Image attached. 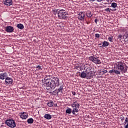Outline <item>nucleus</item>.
<instances>
[{"label":"nucleus","instance_id":"nucleus-1","mask_svg":"<svg viewBox=\"0 0 128 128\" xmlns=\"http://www.w3.org/2000/svg\"><path fill=\"white\" fill-rule=\"evenodd\" d=\"M115 66H116V70L118 72H121L122 74H126L128 72V66L124 62H118L116 63Z\"/></svg>","mask_w":128,"mask_h":128},{"label":"nucleus","instance_id":"nucleus-2","mask_svg":"<svg viewBox=\"0 0 128 128\" xmlns=\"http://www.w3.org/2000/svg\"><path fill=\"white\" fill-rule=\"evenodd\" d=\"M44 86L48 90H54V88H56V82L54 81H52V79L44 82Z\"/></svg>","mask_w":128,"mask_h":128},{"label":"nucleus","instance_id":"nucleus-3","mask_svg":"<svg viewBox=\"0 0 128 128\" xmlns=\"http://www.w3.org/2000/svg\"><path fill=\"white\" fill-rule=\"evenodd\" d=\"M71 106L73 108L72 110V114L76 116V112H78V109L80 108V104L78 103V101L73 100V103L71 104Z\"/></svg>","mask_w":128,"mask_h":128},{"label":"nucleus","instance_id":"nucleus-4","mask_svg":"<svg viewBox=\"0 0 128 128\" xmlns=\"http://www.w3.org/2000/svg\"><path fill=\"white\" fill-rule=\"evenodd\" d=\"M58 14V18H62V20H67L68 19V12L66 11V10L64 9H62L59 11L57 12Z\"/></svg>","mask_w":128,"mask_h":128},{"label":"nucleus","instance_id":"nucleus-5","mask_svg":"<svg viewBox=\"0 0 128 128\" xmlns=\"http://www.w3.org/2000/svg\"><path fill=\"white\" fill-rule=\"evenodd\" d=\"M5 124H7L8 126H9V128H16V122H14V120H7L5 122Z\"/></svg>","mask_w":128,"mask_h":128},{"label":"nucleus","instance_id":"nucleus-6","mask_svg":"<svg viewBox=\"0 0 128 128\" xmlns=\"http://www.w3.org/2000/svg\"><path fill=\"white\" fill-rule=\"evenodd\" d=\"M89 60L94 62V64H102V62L98 59V57L96 58L94 55L89 57Z\"/></svg>","mask_w":128,"mask_h":128},{"label":"nucleus","instance_id":"nucleus-7","mask_svg":"<svg viewBox=\"0 0 128 128\" xmlns=\"http://www.w3.org/2000/svg\"><path fill=\"white\" fill-rule=\"evenodd\" d=\"M92 69L90 68H87L86 71V78H88L89 80H90L94 76V74H92Z\"/></svg>","mask_w":128,"mask_h":128},{"label":"nucleus","instance_id":"nucleus-8","mask_svg":"<svg viewBox=\"0 0 128 128\" xmlns=\"http://www.w3.org/2000/svg\"><path fill=\"white\" fill-rule=\"evenodd\" d=\"M14 80L10 77L7 76L6 79L5 80L6 84H12Z\"/></svg>","mask_w":128,"mask_h":128},{"label":"nucleus","instance_id":"nucleus-9","mask_svg":"<svg viewBox=\"0 0 128 128\" xmlns=\"http://www.w3.org/2000/svg\"><path fill=\"white\" fill-rule=\"evenodd\" d=\"M86 16V14L84 12H81L78 14V19L80 20H82L84 18V16Z\"/></svg>","mask_w":128,"mask_h":128},{"label":"nucleus","instance_id":"nucleus-10","mask_svg":"<svg viewBox=\"0 0 128 128\" xmlns=\"http://www.w3.org/2000/svg\"><path fill=\"white\" fill-rule=\"evenodd\" d=\"M5 30L7 32H12L14 30V28L12 26H7L6 27Z\"/></svg>","mask_w":128,"mask_h":128},{"label":"nucleus","instance_id":"nucleus-11","mask_svg":"<svg viewBox=\"0 0 128 128\" xmlns=\"http://www.w3.org/2000/svg\"><path fill=\"white\" fill-rule=\"evenodd\" d=\"M3 4L5 6H12V0H3Z\"/></svg>","mask_w":128,"mask_h":128},{"label":"nucleus","instance_id":"nucleus-12","mask_svg":"<svg viewBox=\"0 0 128 128\" xmlns=\"http://www.w3.org/2000/svg\"><path fill=\"white\" fill-rule=\"evenodd\" d=\"M52 81L55 82L56 86H60V78L58 77H54Z\"/></svg>","mask_w":128,"mask_h":128},{"label":"nucleus","instance_id":"nucleus-13","mask_svg":"<svg viewBox=\"0 0 128 128\" xmlns=\"http://www.w3.org/2000/svg\"><path fill=\"white\" fill-rule=\"evenodd\" d=\"M7 77L8 73H6V72L0 74V80H6Z\"/></svg>","mask_w":128,"mask_h":128},{"label":"nucleus","instance_id":"nucleus-14","mask_svg":"<svg viewBox=\"0 0 128 128\" xmlns=\"http://www.w3.org/2000/svg\"><path fill=\"white\" fill-rule=\"evenodd\" d=\"M28 114L24 112L20 114V116L22 120H26V118H28Z\"/></svg>","mask_w":128,"mask_h":128},{"label":"nucleus","instance_id":"nucleus-15","mask_svg":"<svg viewBox=\"0 0 128 128\" xmlns=\"http://www.w3.org/2000/svg\"><path fill=\"white\" fill-rule=\"evenodd\" d=\"M109 72L110 74H114H114H120V71L118 70L117 69H116V70H114V69H113L112 70H110L109 71Z\"/></svg>","mask_w":128,"mask_h":128},{"label":"nucleus","instance_id":"nucleus-16","mask_svg":"<svg viewBox=\"0 0 128 128\" xmlns=\"http://www.w3.org/2000/svg\"><path fill=\"white\" fill-rule=\"evenodd\" d=\"M86 16L88 18H90L94 16V14L92 12V11L88 10L86 12Z\"/></svg>","mask_w":128,"mask_h":128},{"label":"nucleus","instance_id":"nucleus-17","mask_svg":"<svg viewBox=\"0 0 128 128\" xmlns=\"http://www.w3.org/2000/svg\"><path fill=\"white\" fill-rule=\"evenodd\" d=\"M110 46V42L106 41H104L102 43V46H100V48H104L106 46Z\"/></svg>","mask_w":128,"mask_h":128},{"label":"nucleus","instance_id":"nucleus-18","mask_svg":"<svg viewBox=\"0 0 128 128\" xmlns=\"http://www.w3.org/2000/svg\"><path fill=\"white\" fill-rule=\"evenodd\" d=\"M44 118L46 120H51L52 118V115L50 114H45L44 116Z\"/></svg>","mask_w":128,"mask_h":128},{"label":"nucleus","instance_id":"nucleus-19","mask_svg":"<svg viewBox=\"0 0 128 128\" xmlns=\"http://www.w3.org/2000/svg\"><path fill=\"white\" fill-rule=\"evenodd\" d=\"M124 39V40H126V42H128V32H126L124 36H123Z\"/></svg>","mask_w":128,"mask_h":128},{"label":"nucleus","instance_id":"nucleus-20","mask_svg":"<svg viewBox=\"0 0 128 128\" xmlns=\"http://www.w3.org/2000/svg\"><path fill=\"white\" fill-rule=\"evenodd\" d=\"M80 76L82 78H86V73L84 72H82Z\"/></svg>","mask_w":128,"mask_h":128},{"label":"nucleus","instance_id":"nucleus-21","mask_svg":"<svg viewBox=\"0 0 128 128\" xmlns=\"http://www.w3.org/2000/svg\"><path fill=\"white\" fill-rule=\"evenodd\" d=\"M47 105L50 108H52V106H54V102L50 100L48 102V104H47Z\"/></svg>","mask_w":128,"mask_h":128},{"label":"nucleus","instance_id":"nucleus-22","mask_svg":"<svg viewBox=\"0 0 128 128\" xmlns=\"http://www.w3.org/2000/svg\"><path fill=\"white\" fill-rule=\"evenodd\" d=\"M72 112V109L69 108H67V109L66 110V114H70Z\"/></svg>","mask_w":128,"mask_h":128},{"label":"nucleus","instance_id":"nucleus-23","mask_svg":"<svg viewBox=\"0 0 128 128\" xmlns=\"http://www.w3.org/2000/svg\"><path fill=\"white\" fill-rule=\"evenodd\" d=\"M62 86H63L62 85H61L59 88L56 89L57 90V92H62V90H63Z\"/></svg>","mask_w":128,"mask_h":128},{"label":"nucleus","instance_id":"nucleus-24","mask_svg":"<svg viewBox=\"0 0 128 128\" xmlns=\"http://www.w3.org/2000/svg\"><path fill=\"white\" fill-rule=\"evenodd\" d=\"M17 28H18L20 30H22L24 28V24H17Z\"/></svg>","mask_w":128,"mask_h":128},{"label":"nucleus","instance_id":"nucleus-25","mask_svg":"<svg viewBox=\"0 0 128 128\" xmlns=\"http://www.w3.org/2000/svg\"><path fill=\"white\" fill-rule=\"evenodd\" d=\"M36 68L37 70H42V66L38 65V66H36Z\"/></svg>","mask_w":128,"mask_h":128},{"label":"nucleus","instance_id":"nucleus-26","mask_svg":"<svg viewBox=\"0 0 128 128\" xmlns=\"http://www.w3.org/2000/svg\"><path fill=\"white\" fill-rule=\"evenodd\" d=\"M111 6L112 8H116L118 6V4H116V2H112V4Z\"/></svg>","mask_w":128,"mask_h":128},{"label":"nucleus","instance_id":"nucleus-27","mask_svg":"<svg viewBox=\"0 0 128 128\" xmlns=\"http://www.w3.org/2000/svg\"><path fill=\"white\" fill-rule=\"evenodd\" d=\"M50 78V76H46V77L44 78V82H47V80H52V78Z\"/></svg>","mask_w":128,"mask_h":128},{"label":"nucleus","instance_id":"nucleus-28","mask_svg":"<svg viewBox=\"0 0 128 128\" xmlns=\"http://www.w3.org/2000/svg\"><path fill=\"white\" fill-rule=\"evenodd\" d=\"M122 38H123L122 35L119 34L118 36V40H120V42H122Z\"/></svg>","mask_w":128,"mask_h":128},{"label":"nucleus","instance_id":"nucleus-29","mask_svg":"<svg viewBox=\"0 0 128 128\" xmlns=\"http://www.w3.org/2000/svg\"><path fill=\"white\" fill-rule=\"evenodd\" d=\"M53 94L54 96H58V90H56L53 92Z\"/></svg>","mask_w":128,"mask_h":128},{"label":"nucleus","instance_id":"nucleus-30","mask_svg":"<svg viewBox=\"0 0 128 128\" xmlns=\"http://www.w3.org/2000/svg\"><path fill=\"white\" fill-rule=\"evenodd\" d=\"M108 40L109 42H112V40H114V36H112L108 37Z\"/></svg>","mask_w":128,"mask_h":128},{"label":"nucleus","instance_id":"nucleus-31","mask_svg":"<svg viewBox=\"0 0 128 128\" xmlns=\"http://www.w3.org/2000/svg\"><path fill=\"white\" fill-rule=\"evenodd\" d=\"M27 122L28 124H32V118H30L28 120Z\"/></svg>","mask_w":128,"mask_h":128},{"label":"nucleus","instance_id":"nucleus-32","mask_svg":"<svg viewBox=\"0 0 128 128\" xmlns=\"http://www.w3.org/2000/svg\"><path fill=\"white\" fill-rule=\"evenodd\" d=\"M126 124H128V118H126L125 122H124V126H126Z\"/></svg>","mask_w":128,"mask_h":128},{"label":"nucleus","instance_id":"nucleus-33","mask_svg":"<svg viewBox=\"0 0 128 128\" xmlns=\"http://www.w3.org/2000/svg\"><path fill=\"white\" fill-rule=\"evenodd\" d=\"M90 2H96H96H102V0H89Z\"/></svg>","mask_w":128,"mask_h":128},{"label":"nucleus","instance_id":"nucleus-34","mask_svg":"<svg viewBox=\"0 0 128 128\" xmlns=\"http://www.w3.org/2000/svg\"><path fill=\"white\" fill-rule=\"evenodd\" d=\"M100 34H95V38H100Z\"/></svg>","mask_w":128,"mask_h":128},{"label":"nucleus","instance_id":"nucleus-35","mask_svg":"<svg viewBox=\"0 0 128 128\" xmlns=\"http://www.w3.org/2000/svg\"><path fill=\"white\" fill-rule=\"evenodd\" d=\"M75 68H76V70H78V68H80V65L78 64L76 65Z\"/></svg>","mask_w":128,"mask_h":128},{"label":"nucleus","instance_id":"nucleus-36","mask_svg":"<svg viewBox=\"0 0 128 128\" xmlns=\"http://www.w3.org/2000/svg\"><path fill=\"white\" fill-rule=\"evenodd\" d=\"M37 92L36 90H34V92H33V94H34V96H36V94H37Z\"/></svg>","mask_w":128,"mask_h":128},{"label":"nucleus","instance_id":"nucleus-37","mask_svg":"<svg viewBox=\"0 0 128 128\" xmlns=\"http://www.w3.org/2000/svg\"><path fill=\"white\" fill-rule=\"evenodd\" d=\"M105 12H110V8H107L106 9H105Z\"/></svg>","mask_w":128,"mask_h":128},{"label":"nucleus","instance_id":"nucleus-38","mask_svg":"<svg viewBox=\"0 0 128 128\" xmlns=\"http://www.w3.org/2000/svg\"><path fill=\"white\" fill-rule=\"evenodd\" d=\"M121 30L124 32H126V28H123L122 29H121Z\"/></svg>","mask_w":128,"mask_h":128},{"label":"nucleus","instance_id":"nucleus-39","mask_svg":"<svg viewBox=\"0 0 128 128\" xmlns=\"http://www.w3.org/2000/svg\"><path fill=\"white\" fill-rule=\"evenodd\" d=\"M33 42H38V38L34 39Z\"/></svg>","mask_w":128,"mask_h":128},{"label":"nucleus","instance_id":"nucleus-40","mask_svg":"<svg viewBox=\"0 0 128 128\" xmlns=\"http://www.w3.org/2000/svg\"><path fill=\"white\" fill-rule=\"evenodd\" d=\"M103 72V74H106V72H108V70H104L103 72Z\"/></svg>","mask_w":128,"mask_h":128},{"label":"nucleus","instance_id":"nucleus-41","mask_svg":"<svg viewBox=\"0 0 128 128\" xmlns=\"http://www.w3.org/2000/svg\"><path fill=\"white\" fill-rule=\"evenodd\" d=\"M98 20L96 18L95 19V22H96V24H98Z\"/></svg>","mask_w":128,"mask_h":128},{"label":"nucleus","instance_id":"nucleus-42","mask_svg":"<svg viewBox=\"0 0 128 128\" xmlns=\"http://www.w3.org/2000/svg\"><path fill=\"white\" fill-rule=\"evenodd\" d=\"M72 94L73 96H76V92H72Z\"/></svg>","mask_w":128,"mask_h":128},{"label":"nucleus","instance_id":"nucleus-43","mask_svg":"<svg viewBox=\"0 0 128 128\" xmlns=\"http://www.w3.org/2000/svg\"><path fill=\"white\" fill-rule=\"evenodd\" d=\"M86 24H90V22H88V21H86Z\"/></svg>","mask_w":128,"mask_h":128},{"label":"nucleus","instance_id":"nucleus-44","mask_svg":"<svg viewBox=\"0 0 128 128\" xmlns=\"http://www.w3.org/2000/svg\"><path fill=\"white\" fill-rule=\"evenodd\" d=\"M122 122V120H124V117H123L122 119H121Z\"/></svg>","mask_w":128,"mask_h":128},{"label":"nucleus","instance_id":"nucleus-45","mask_svg":"<svg viewBox=\"0 0 128 128\" xmlns=\"http://www.w3.org/2000/svg\"><path fill=\"white\" fill-rule=\"evenodd\" d=\"M98 46H102V44H98Z\"/></svg>","mask_w":128,"mask_h":128},{"label":"nucleus","instance_id":"nucleus-46","mask_svg":"<svg viewBox=\"0 0 128 128\" xmlns=\"http://www.w3.org/2000/svg\"><path fill=\"white\" fill-rule=\"evenodd\" d=\"M110 10H112V9H110Z\"/></svg>","mask_w":128,"mask_h":128},{"label":"nucleus","instance_id":"nucleus-47","mask_svg":"<svg viewBox=\"0 0 128 128\" xmlns=\"http://www.w3.org/2000/svg\"><path fill=\"white\" fill-rule=\"evenodd\" d=\"M32 122H34V120H32Z\"/></svg>","mask_w":128,"mask_h":128},{"label":"nucleus","instance_id":"nucleus-48","mask_svg":"<svg viewBox=\"0 0 128 128\" xmlns=\"http://www.w3.org/2000/svg\"><path fill=\"white\" fill-rule=\"evenodd\" d=\"M56 106H57V104H56Z\"/></svg>","mask_w":128,"mask_h":128}]
</instances>
